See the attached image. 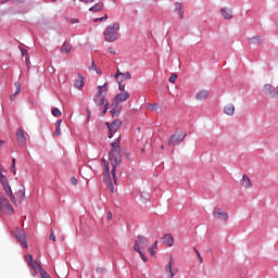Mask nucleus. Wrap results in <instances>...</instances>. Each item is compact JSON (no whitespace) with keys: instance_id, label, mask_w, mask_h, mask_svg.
<instances>
[{"instance_id":"1","label":"nucleus","mask_w":278,"mask_h":278,"mask_svg":"<svg viewBox=\"0 0 278 278\" xmlns=\"http://www.w3.org/2000/svg\"><path fill=\"white\" fill-rule=\"evenodd\" d=\"M111 151L109 152V160L113 166L111 174L113 181L116 185V166L123 162V156L121 155V135H117V138L114 142L111 143Z\"/></svg>"},{"instance_id":"2","label":"nucleus","mask_w":278,"mask_h":278,"mask_svg":"<svg viewBox=\"0 0 278 278\" xmlns=\"http://www.w3.org/2000/svg\"><path fill=\"white\" fill-rule=\"evenodd\" d=\"M109 88L110 87L108 86V83L97 87V92L93 96V101L96 105H99L100 108L103 105H110V102L108 101V99H105V97H108Z\"/></svg>"},{"instance_id":"3","label":"nucleus","mask_w":278,"mask_h":278,"mask_svg":"<svg viewBox=\"0 0 278 278\" xmlns=\"http://www.w3.org/2000/svg\"><path fill=\"white\" fill-rule=\"evenodd\" d=\"M118 29H121V23L118 22L106 26L103 31L105 42H116L118 40Z\"/></svg>"},{"instance_id":"4","label":"nucleus","mask_w":278,"mask_h":278,"mask_svg":"<svg viewBox=\"0 0 278 278\" xmlns=\"http://www.w3.org/2000/svg\"><path fill=\"white\" fill-rule=\"evenodd\" d=\"M0 184L2 185V188L5 192V194H8L9 198L11 199L12 203H14V205H16V197H14V193L12 192V187H10L8 177L5 176V174H3V172L0 173Z\"/></svg>"},{"instance_id":"5","label":"nucleus","mask_w":278,"mask_h":278,"mask_svg":"<svg viewBox=\"0 0 278 278\" xmlns=\"http://www.w3.org/2000/svg\"><path fill=\"white\" fill-rule=\"evenodd\" d=\"M150 244L151 241H149V239L139 236L135 241L134 251H136L137 253H142L147 251V249H149Z\"/></svg>"},{"instance_id":"6","label":"nucleus","mask_w":278,"mask_h":278,"mask_svg":"<svg viewBox=\"0 0 278 278\" xmlns=\"http://www.w3.org/2000/svg\"><path fill=\"white\" fill-rule=\"evenodd\" d=\"M186 134L185 131H176L174 135L170 136L168 140V147H176V144H181L184 140H186Z\"/></svg>"},{"instance_id":"7","label":"nucleus","mask_w":278,"mask_h":278,"mask_svg":"<svg viewBox=\"0 0 278 278\" xmlns=\"http://www.w3.org/2000/svg\"><path fill=\"white\" fill-rule=\"evenodd\" d=\"M0 210L4 212V214H14V208L8 198L3 197V193H0Z\"/></svg>"},{"instance_id":"8","label":"nucleus","mask_w":278,"mask_h":278,"mask_svg":"<svg viewBox=\"0 0 278 278\" xmlns=\"http://www.w3.org/2000/svg\"><path fill=\"white\" fill-rule=\"evenodd\" d=\"M121 125H123V122L121 119H114L112 123L106 122V126L109 127V138H113L114 134L121 129Z\"/></svg>"},{"instance_id":"9","label":"nucleus","mask_w":278,"mask_h":278,"mask_svg":"<svg viewBox=\"0 0 278 278\" xmlns=\"http://www.w3.org/2000/svg\"><path fill=\"white\" fill-rule=\"evenodd\" d=\"M213 216L214 218H217V220H223V223H227V220H229V214L218 206L214 207Z\"/></svg>"},{"instance_id":"10","label":"nucleus","mask_w":278,"mask_h":278,"mask_svg":"<svg viewBox=\"0 0 278 278\" xmlns=\"http://www.w3.org/2000/svg\"><path fill=\"white\" fill-rule=\"evenodd\" d=\"M263 92L264 94H266L267 97H270V99H278V91L277 89L270 85V84H266L263 87Z\"/></svg>"},{"instance_id":"11","label":"nucleus","mask_w":278,"mask_h":278,"mask_svg":"<svg viewBox=\"0 0 278 278\" xmlns=\"http://www.w3.org/2000/svg\"><path fill=\"white\" fill-rule=\"evenodd\" d=\"M104 173H105V176H104V184H106L109 190L114 193V185L112 184V178L110 177V163H108L105 165V168H104Z\"/></svg>"},{"instance_id":"12","label":"nucleus","mask_w":278,"mask_h":278,"mask_svg":"<svg viewBox=\"0 0 278 278\" xmlns=\"http://www.w3.org/2000/svg\"><path fill=\"white\" fill-rule=\"evenodd\" d=\"M175 266V258L173 256H169V262L165 267V273L169 274V278H175V275L177 273V269H173Z\"/></svg>"},{"instance_id":"13","label":"nucleus","mask_w":278,"mask_h":278,"mask_svg":"<svg viewBox=\"0 0 278 278\" xmlns=\"http://www.w3.org/2000/svg\"><path fill=\"white\" fill-rule=\"evenodd\" d=\"M240 185L241 188H244L245 190H249V188H253V181H251V178L247 174H243L240 180Z\"/></svg>"},{"instance_id":"14","label":"nucleus","mask_w":278,"mask_h":278,"mask_svg":"<svg viewBox=\"0 0 278 278\" xmlns=\"http://www.w3.org/2000/svg\"><path fill=\"white\" fill-rule=\"evenodd\" d=\"M15 238L23 244L24 249H27V235H25V231L16 230Z\"/></svg>"},{"instance_id":"15","label":"nucleus","mask_w":278,"mask_h":278,"mask_svg":"<svg viewBox=\"0 0 278 278\" xmlns=\"http://www.w3.org/2000/svg\"><path fill=\"white\" fill-rule=\"evenodd\" d=\"M220 14L226 21H231V18H233V10L227 7L220 9Z\"/></svg>"},{"instance_id":"16","label":"nucleus","mask_w":278,"mask_h":278,"mask_svg":"<svg viewBox=\"0 0 278 278\" xmlns=\"http://www.w3.org/2000/svg\"><path fill=\"white\" fill-rule=\"evenodd\" d=\"M16 139L18 144H21L22 147L27 143V138H25V134L23 132V129L21 128L17 129Z\"/></svg>"},{"instance_id":"17","label":"nucleus","mask_w":278,"mask_h":278,"mask_svg":"<svg viewBox=\"0 0 278 278\" xmlns=\"http://www.w3.org/2000/svg\"><path fill=\"white\" fill-rule=\"evenodd\" d=\"M27 264L30 268H34V270H40V268H42L37 261H34V256H31V254L28 255Z\"/></svg>"},{"instance_id":"18","label":"nucleus","mask_w":278,"mask_h":278,"mask_svg":"<svg viewBox=\"0 0 278 278\" xmlns=\"http://www.w3.org/2000/svg\"><path fill=\"white\" fill-rule=\"evenodd\" d=\"M127 99H129V92L124 91V92L117 93L115 97V103H123L127 101Z\"/></svg>"},{"instance_id":"19","label":"nucleus","mask_w":278,"mask_h":278,"mask_svg":"<svg viewBox=\"0 0 278 278\" xmlns=\"http://www.w3.org/2000/svg\"><path fill=\"white\" fill-rule=\"evenodd\" d=\"M224 114H226L227 116H233V114H236V106L233 104L225 105Z\"/></svg>"},{"instance_id":"20","label":"nucleus","mask_w":278,"mask_h":278,"mask_svg":"<svg viewBox=\"0 0 278 278\" xmlns=\"http://www.w3.org/2000/svg\"><path fill=\"white\" fill-rule=\"evenodd\" d=\"M210 97V91L208 90H201L197 93L195 99L198 101H205V99Z\"/></svg>"},{"instance_id":"21","label":"nucleus","mask_w":278,"mask_h":278,"mask_svg":"<svg viewBox=\"0 0 278 278\" xmlns=\"http://www.w3.org/2000/svg\"><path fill=\"white\" fill-rule=\"evenodd\" d=\"M164 244H167V247H173L175 244V238H173V235L167 233L163 237Z\"/></svg>"},{"instance_id":"22","label":"nucleus","mask_w":278,"mask_h":278,"mask_svg":"<svg viewBox=\"0 0 278 278\" xmlns=\"http://www.w3.org/2000/svg\"><path fill=\"white\" fill-rule=\"evenodd\" d=\"M71 51H73V46L68 43V41H64V43L61 47V53H66V55H68Z\"/></svg>"},{"instance_id":"23","label":"nucleus","mask_w":278,"mask_h":278,"mask_svg":"<svg viewBox=\"0 0 278 278\" xmlns=\"http://www.w3.org/2000/svg\"><path fill=\"white\" fill-rule=\"evenodd\" d=\"M103 2H98L89 9V12H103Z\"/></svg>"},{"instance_id":"24","label":"nucleus","mask_w":278,"mask_h":278,"mask_svg":"<svg viewBox=\"0 0 278 278\" xmlns=\"http://www.w3.org/2000/svg\"><path fill=\"white\" fill-rule=\"evenodd\" d=\"M248 42H251L252 45H262L263 40L261 36H253L248 38Z\"/></svg>"},{"instance_id":"25","label":"nucleus","mask_w":278,"mask_h":278,"mask_svg":"<svg viewBox=\"0 0 278 278\" xmlns=\"http://www.w3.org/2000/svg\"><path fill=\"white\" fill-rule=\"evenodd\" d=\"M175 10L178 12L179 18H184V4L176 2Z\"/></svg>"},{"instance_id":"26","label":"nucleus","mask_w":278,"mask_h":278,"mask_svg":"<svg viewBox=\"0 0 278 278\" xmlns=\"http://www.w3.org/2000/svg\"><path fill=\"white\" fill-rule=\"evenodd\" d=\"M75 88L83 90L84 88V76H78V79L74 83Z\"/></svg>"},{"instance_id":"27","label":"nucleus","mask_w":278,"mask_h":278,"mask_svg":"<svg viewBox=\"0 0 278 278\" xmlns=\"http://www.w3.org/2000/svg\"><path fill=\"white\" fill-rule=\"evenodd\" d=\"M16 90L13 94L10 96V101H14V99H16V94H18L21 92V83L16 81L14 84Z\"/></svg>"},{"instance_id":"28","label":"nucleus","mask_w":278,"mask_h":278,"mask_svg":"<svg viewBox=\"0 0 278 278\" xmlns=\"http://www.w3.org/2000/svg\"><path fill=\"white\" fill-rule=\"evenodd\" d=\"M62 126V119H58L56 121V128L53 132V136L58 137V136H61L62 135V130H61V127Z\"/></svg>"},{"instance_id":"29","label":"nucleus","mask_w":278,"mask_h":278,"mask_svg":"<svg viewBox=\"0 0 278 278\" xmlns=\"http://www.w3.org/2000/svg\"><path fill=\"white\" fill-rule=\"evenodd\" d=\"M39 274L41 275V278H51V276H49L47 270H45V268H42V267H40Z\"/></svg>"},{"instance_id":"30","label":"nucleus","mask_w":278,"mask_h":278,"mask_svg":"<svg viewBox=\"0 0 278 278\" xmlns=\"http://www.w3.org/2000/svg\"><path fill=\"white\" fill-rule=\"evenodd\" d=\"M52 115L55 116V118L62 116V111L60 109L52 110Z\"/></svg>"},{"instance_id":"31","label":"nucleus","mask_w":278,"mask_h":278,"mask_svg":"<svg viewBox=\"0 0 278 278\" xmlns=\"http://www.w3.org/2000/svg\"><path fill=\"white\" fill-rule=\"evenodd\" d=\"M109 16L108 14H105L104 16L102 17H97V18H93V23H99L101 21H108Z\"/></svg>"},{"instance_id":"32","label":"nucleus","mask_w":278,"mask_h":278,"mask_svg":"<svg viewBox=\"0 0 278 278\" xmlns=\"http://www.w3.org/2000/svg\"><path fill=\"white\" fill-rule=\"evenodd\" d=\"M111 114L112 116H118V114H121V109L116 110V108L111 110Z\"/></svg>"},{"instance_id":"33","label":"nucleus","mask_w":278,"mask_h":278,"mask_svg":"<svg viewBox=\"0 0 278 278\" xmlns=\"http://www.w3.org/2000/svg\"><path fill=\"white\" fill-rule=\"evenodd\" d=\"M122 79H131V74L129 72L122 74Z\"/></svg>"},{"instance_id":"34","label":"nucleus","mask_w":278,"mask_h":278,"mask_svg":"<svg viewBox=\"0 0 278 278\" xmlns=\"http://www.w3.org/2000/svg\"><path fill=\"white\" fill-rule=\"evenodd\" d=\"M175 81H177V74H172L169 77V84H175Z\"/></svg>"},{"instance_id":"35","label":"nucleus","mask_w":278,"mask_h":278,"mask_svg":"<svg viewBox=\"0 0 278 278\" xmlns=\"http://www.w3.org/2000/svg\"><path fill=\"white\" fill-rule=\"evenodd\" d=\"M139 255H141V260L143 262H149V258H147V255H144V252H139Z\"/></svg>"},{"instance_id":"36","label":"nucleus","mask_w":278,"mask_h":278,"mask_svg":"<svg viewBox=\"0 0 278 278\" xmlns=\"http://www.w3.org/2000/svg\"><path fill=\"white\" fill-rule=\"evenodd\" d=\"M71 184H72V186H77V184H78L77 178L72 177L71 178Z\"/></svg>"},{"instance_id":"37","label":"nucleus","mask_w":278,"mask_h":278,"mask_svg":"<svg viewBox=\"0 0 278 278\" xmlns=\"http://www.w3.org/2000/svg\"><path fill=\"white\" fill-rule=\"evenodd\" d=\"M96 271H97V273H100V275H103V273H105V268H103V267H98V268L96 269Z\"/></svg>"},{"instance_id":"38","label":"nucleus","mask_w":278,"mask_h":278,"mask_svg":"<svg viewBox=\"0 0 278 278\" xmlns=\"http://www.w3.org/2000/svg\"><path fill=\"white\" fill-rule=\"evenodd\" d=\"M21 53L23 55V58H27V50L25 48H21Z\"/></svg>"},{"instance_id":"39","label":"nucleus","mask_w":278,"mask_h":278,"mask_svg":"<svg viewBox=\"0 0 278 278\" xmlns=\"http://www.w3.org/2000/svg\"><path fill=\"white\" fill-rule=\"evenodd\" d=\"M109 53H111L112 55H116V50H114L113 47L109 48Z\"/></svg>"},{"instance_id":"40","label":"nucleus","mask_w":278,"mask_h":278,"mask_svg":"<svg viewBox=\"0 0 278 278\" xmlns=\"http://www.w3.org/2000/svg\"><path fill=\"white\" fill-rule=\"evenodd\" d=\"M153 249H154L153 247L148 248V251L152 256L155 255V251Z\"/></svg>"},{"instance_id":"41","label":"nucleus","mask_w":278,"mask_h":278,"mask_svg":"<svg viewBox=\"0 0 278 278\" xmlns=\"http://www.w3.org/2000/svg\"><path fill=\"white\" fill-rule=\"evenodd\" d=\"M123 74L124 73H122L121 70H117V72H116L117 79H121V77H123Z\"/></svg>"},{"instance_id":"42","label":"nucleus","mask_w":278,"mask_h":278,"mask_svg":"<svg viewBox=\"0 0 278 278\" xmlns=\"http://www.w3.org/2000/svg\"><path fill=\"white\" fill-rule=\"evenodd\" d=\"M50 240H53V242L56 240L55 236L53 235V229H51Z\"/></svg>"},{"instance_id":"43","label":"nucleus","mask_w":278,"mask_h":278,"mask_svg":"<svg viewBox=\"0 0 278 278\" xmlns=\"http://www.w3.org/2000/svg\"><path fill=\"white\" fill-rule=\"evenodd\" d=\"M113 218V215H112V212H108V216H106V220H112Z\"/></svg>"},{"instance_id":"44","label":"nucleus","mask_w":278,"mask_h":278,"mask_svg":"<svg viewBox=\"0 0 278 278\" xmlns=\"http://www.w3.org/2000/svg\"><path fill=\"white\" fill-rule=\"evenodd\" d=\"M11 173H13V175H16V165H11Z\"/></svg>"},{"instance_id":"45","label":"nucleus","mask_w":278,"mask_h":278,"mask_svg":"<svg viewBox=\"0 0 278 278\" xmlns=\"http://www.w3.org/2000/svg\"><path fill=\"white\" fill-rule=\"evenodd\" d=\"M91 70L97 71V65H94V61L91 62Z\"/></svg>"},{"instance_id":"46","label":"nucleus","mask_w":278,"mask_h":278,"mask_svg":"<svg viewBox=\"0 0 278 278\" xmlns=\"http://www.w3.org/2000/svg\"><path fill=\"white\" fill-rule=\"evenodd\" d=\"M104 114H108V105H104V110L102 111V116H104Z\"/></svg>"},{"instance_id":"47","label":"nucleus","mask_w":278,"mask_h":278,"mask_svg":"<svg viewBox=\"0 0 278 278\" xmlns=\"http://www.w3.org/2000/svg\"><path fill=\"white\" fill-rule=\"evenodd\" d=\"M71 23H72L73 25H75V23H79V20H77V18H72V20H71Z\"/></svg>"},{"instance_id":"48","label":"nucleus","mask_w":278,"mask_h":278,"mask_svg":"<svg viewBox=\"0 0 278 278\" xmlns=\"http://www.w3.org/2000/svg\"><path fill=\"white\" fill-rule=\"evenodd\" d=\"M119 90H121L122 92H125V85L119 84Z\"/></svg>"},{"instance_id":"49","label":"nucleus","mask_w":278,"mask_h":278,"mask_svg":"<svg viewBox=\"0 0 278 278\" xmlns=\"http://www.w3.org/2000/svg\"><path fill=\"white\" fill-rule=\"evenodd\" d=\"M151 110H157V104H150Z\"/></svg>"},{"instance_id":"50","label":"nucleus","mask_w":278,"mask_h":278,"mask_svg":"<svg viewBox=\"0 0 278 278\" xmlns=\"http://www.w3.org/2000/svg\"><path fill=\"white\" fill-rule=\"evenodd\" d=\"M12 166H13V168H14V166H16V159L12 160Z\"/></svg>"},{"instance_id":"51","label":"nucleus","mask_w":278,"mask_h":278,"mask_svg":"<svg viewBox=\"0 0 278 278\" xmlns=\"http://www.w3.org/2000/svg\"><path fill=\"white\" fill-rule=\"evenodd\" d=\"M198 258L200 261V264H203V256L199 255Z\"/></svg>"},{"instance_id":"52","label":"nucleus","mask_w":278,"mask_h":278,"mask_svg":"<svg viewBox=\"0 0 278 278\" xmlns=\"http://www.w3.org/2000/svg\"><path fill=\"white\" fill-rule=\"evenodd\" d=\"M194 253L198 255V257L199 255H201V253L199 252V250H197V248H194Z\"/></svg>"},{"instance_id":"53","label":"nucleus","mask_w":278,"mask_h":278,"mask_svg":"<svg viewBox=\"0 0 278 278\" xmlns=\"http://www.w3.org/2000/svg\"><path fill=\"white\" fill-rule=\"evenodd\" d=\"M94 71H96V73H97L98 75H101V73H102L101 70H98V68L94 70Z\"/></svg>"},{"instance_id":"54","label":"nucleus","mask_w":278,"mask_h":278,"mask_svg":"<svg viewBox=\"0 0 278 278\" xmlns=\"http://www.w3.org/2000/svg\"><path fill=\"white\" fill-rule=\"evenodd\" d=\"M152 247H153V249H157V241H155Z\"/></svg>"},{"instance_id":"55","label":"nucleus","mask_w":278,"mask_h":278,"mask_svg":"<svg viewBox=\"0 0 278 278\" xmlns=\"http://www.w3.org/2000/svg\"><path fill=\"white\" fill-rule=\"evenodd\" d=\"M0 173H3V167H1V165H0Z\"/></svg>"},{"instance_id":"56","label":"nucleus","mask_w":278,"mask_h":278,"mask_svg":"<svg viewBox=\"0 0 278 278\" xmlns=\"http://www.w3.org/2000/svg\"><path fill=\"white\" fill-rule=\"evenodd\" d=\"M22 197H25V190L22 191Z\"/></svg>"},{"instance_id":"57","label":"nucleus","mask_w":278,"mask_h":278,"mask_svg":"<svg viewBox=\"0 0 278 278\" xmlns=\"http://www.w3.org/2000/svg\"><path fill=\"white\" fill-rule=\"evenodd\" d=\"M1 144H3V141H2V140H0V147H1Z\"/></svg>"},{"instance_id":"58","label":"nucleus","mask_w":278,"mask_h":278,"mask_svg":"<svg viewBox=\"0 0 278 278\" xmlns=\"http://www.w3.org/2000/svg\"><path fill=\"white\" fill-rule=\"evenodd\" d=\"M52 1V3H55V1H58V0H51Z\"/></svg>"},{"instance_id":"59","label":"nucleus","mask_w":278,"mask_h":278,"mask_svg":"<svg viewBox=\"0 0 278 278\" xmlns=\"http://www.w3.org/2000/svg\"><path fill=\"white\" fill-rule=\"evenodd\" d=\"M161 149H164V146H162Z\"/></svg>"}]
</instances>
